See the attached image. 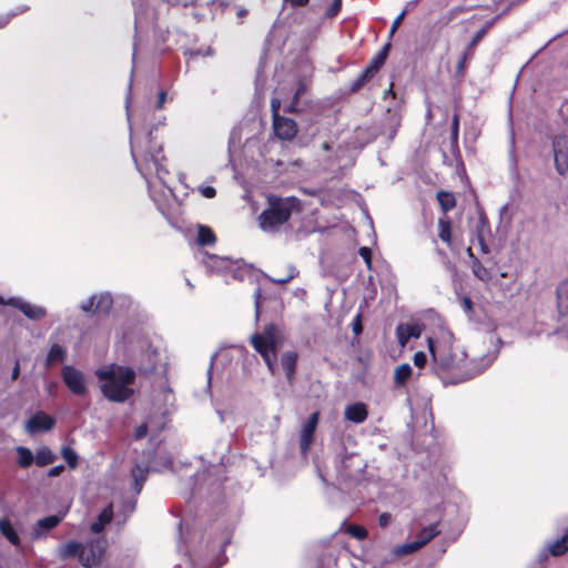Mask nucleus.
I'll list each match as a JSON object with an SVG mask.
<instances>
[{"label":"nucleus","mask_w":568,"mask_h":568,"mask_svg":"<svg viewBox=\"0 0 568 568\" xmlns=\"http://www.w3.org/2000/svg\"><path fill=\"white\" fill-rule=\"evenodd\" d=\"M345 418L355 424L364 423L368 417L366 404L357 402L346 406L344 412Z\"/></svg>","instance_id":"nucleus-16"},{"label":"nucleus","mask_w":568,"mask_h":568,"mask_svg":"<svg viewBox=\"0 0 568 568\" xmlns=\"http://www.w3.org/2000/svg\"><path fill=\"white\" fill-rule=\"evenodd\" d=\"M390 50V43L387 42L382 47V49L369 60L368 64L365 67L369 69L371 71L375 72L376 74L382 69V67L385 64L388 53Z\"/></svg>","instance_id":"nucleus-19"},{"label":"nucleus","mask_w":568,"mask_h":568,"mask_svg":"<svg viewBox=\"0 0 568 568\" xmlns=\"http://www.w3.org/2000/svg\"><path fill=\"white\" fill-rule=\"evenodd\" d=\"M112 507H108L103 509V511L100 514L99 519L102 524H108L112 519Z\"/></svg>","instance_id":"nucleus-51"},{"label":"nucleus","mask_w":568,"mask_h":568,"mask_svg":"<svg viewBox=\"0 0 568 568\" xmlns=\"http://www.w3.org/2000/svg\"><path fill=\"white\" fill-rule=\"evenodd\" d=\"M508 10H509V7H508L507 9H505L501 13H499V14H500V18H501L504 14H506V13L508 12Z\"/></svg>","instance_id":"nucleus-64"},{"label":"nucleus","mask_w":568,"mask_h":568,"mask_svg":"<svg viewBox=\"0 0 568 568\" xmlns=\"http://www.w3.org/2000/svg\"><path fill=\"white\" fill-rule=\"evenodd\" d=\"M273 130L277 139L282 141H292L298 132L295 120L286 116H275L273 120Z\"/></svg>","instance_id":"nucleus-11"},{"label":"nucleus","mask_w":568,"mask_h":568,"mask_svg":"<svg viewBox=\"0 0 568 568\" xmlns=\"http://www.w3.org/2000/svg\"><path fill=\"white\" fill-rule=\"evenodd\" d=\"M0 305H9V300H6L3 296L0 295Z\"/></svg>","instance_id":"nucleus-62"},{"label":"nucleus","mask_w":568,"mask_h":568,"mask_svg":"<svg viewBox=\"0 0 568 568\" xmlns=\"http://www.w3.org/2000/svg\"><path fill=\"white\" fill-rule=\"evenodd\" d=\"M54 459V454L48 447L40 448L34 456V463L39 467L48 466L52 464Z\"/></svg>","instance_id":"nucleus-31"},{"label":"nucleus","mask_w":568,"mask_h":568,"mask_svg":"<svg viewBox=\"0 0 568 568\" xmlns=\"http://www.w3.org/2000/svg\"><path fill=\"white\" fill-rule=\"evenodd\" d=\"M320 420V412L316 410L311 414L308 419L303 424L300 433V449L303 455H306L314 442V435Z\"/></svg>","instance_id":"nucleus-10"},{"label":"nucleus","mask_w":568,"mask_h":568,"mask_svg":"<svg viewBox=\"0 0 568 568\" xmlns=\"http://www.w3.org/2000/svg\"><path fill=\"white\" fill-rule=\"evenodd\" d=\"M305 91H306L305 83L303 81H300L291 103L285 108V112L298 113L297 105H298L301 97L305 93Z\"/></svg>","instance_id":"nucleus-33"},{"label":"nucleus","mask_w":568,"mask_h":568,"mask_svg":"<svg viewBox=\"0 0 568 568\" xmlns=\"http://www.w3.org/2000/svg\"><path fill=\"white\" fill-rule=\"evenodd\" d=\"M61 377L68 389L78 396L87 394L84 375L72 365H65L61 371Z\"/></svg>","instance_id":"nucleus-7"},{"label":"nucleus","mask_w":568,"mask_h":568,"mask_svg":"<svg viewBox=\"0 0 568 568\" xmlns=\"http://www.w3.org/2000/svg\"><path fill=\"white\" fill-rule=\"evenodd\" d=\"M463 306L467 310V311H473V302L469 297H464L463 298Z\"/></svg>","instance_id":"nucleus-57"},{"label":"nucleus","mask_w":568,"mask_h":568,"mask_svg":"<svg viewBox=\"0 0 568 568\" xmlns=\"http://www.w3.org/2000/svg\"><path fill=\"white\" fill-rule=\"evenodd\" d=\"M353 333L359 335L363 332L362 314L358 313L352 323Z\"/></svg>","instance_id":"nucleus-47"},{"label":"nucleus","mask_w":568,"mask_h":568,"mask_svg":"<svg viewBox=\"0 0 568 568\" xmlns=\"http://www.w3.org/2000/svg\"><path fill=\"white\" fill-rule=\"evenodd\" d=\"M103 525L104 524H102L101 521H100V524L94 523V524H92L91 529L94 532H100L102 530V528H103Z\"/></svg>","instance_id":"nucleus-58"},{"label":"nucleus","mask_w":568,"mask_h":568,"mask_svg":"<svg viewBox=\"0 0 568 568\" xmlns=\"http://www.w3.org/2000/svg\"><path fill=\"white\" fill-rule=\"evenodd\" d=\"M67 358V351L59 344H52L45 358V365L48 367L55 363H62Z\"/></svg>","instance_id":"nucleus-26"},{"label":"nucleus","mask_w":568,"mask_h":568,"mask_svg":"<svg viewBox=\"0 0 568 568\" xmlns=\"http://www.w3.org/2000/svg\"><path fill=\"white\" fill-rule=\"evenodd\" d=\"M255 308H256V315L260 314V297H261V290H256L255 294Z\"/></svg>","instance_id":"nucleus-56"},{"label":"nucleus","mask_w":568,"mask_h":568,"mask_svg":"<svg viewBox=\"0 0 568 568\" xmlns=\"http://www.w3.org/2000/svg\"><path fill=\"white\" fill-rule=\"evenodd\" d=\"M199 192L206 199H213L216 195V190L213 186H200Z\"/></svg>","instance_id":"nucleus-49"},{"label":"nucleus","mask_w":568,"mask_h":568,"mask_svg":"<svg viewBox=\"0 0 568 568\" xmlns=\"http://www.w3.org/2000/svg\"><path fill=\"white\" fill-rule=\"evenodd\" d=\"M413 369L409 364L404 363L398 365L394 372V384L396 387H402L407 384L412 377Z\"/></svg>","instance_id":"nucleus-24"},{"label":"nucleus","mask_w":568,"mask_h":568,"mask_svg":"<svg viewBox=\"0 0 568 568\" xmlns=\"http://www.w3.org/2000/svg\"><path fill=\"white\" fill-rule=\"evenodd\" d=\"M17 454H18V465L21 468H28L33 464L34 456L29 448L19 446L17 448Z\"/></svg>","instance_id":"nucleus-32"},{"label":"nucleus","mask_w":568,"mask_h":568,"mask_svg":"<svg viewBox=\"0 0 568 568\" xmlns=\"http://www.w3.org/2000/svg\"><path fill=\"white\" fill-rule=\"evenodd\" d=\"M250 343L261 355L270 373L274 375L276 373L277 351L283 343V335L278 326L274 323L265 325L261 333L251 336Z\"/></svg>","instance_id":"nucleus-5"},{"label":"nucleus","mask_w":568,"mask_h":568,"mask_svg":"<svg viewBox=\"0 0 568 568\" xmlns=\"http://www.w3.org/2000/svg\"><path fill=\"white\" fill-rule=\"evenodd\" d=\"M439 534V530L437 529V525L433 524L427 527H424L419 534L417 535V539L422 544V546H425L427 542H429L434 537H436Z\"/></svg>","instance_id":"nucleus-34"},{"label":"nucleus","mask_w":568,"mask_h":568,"mask_svg":"<svg viewBox=\"0 0 568 568\" xmlns=\"http://www.w3.org/2000/svg\"><path fill=\"white\" fill-rule=\"evenodd\" d=\"M55 420L50 415L43 412H37L27 422V429L34 434L48 432L53 428Z\"/></svg>","instance_id":"nucleus-13"},{"label":"nucleus","mask_w":568,"mask_h":568,"mask_svg":"<svg viewBox=\"0 0 568 568\" xmlns=\"http://www.w3.org/2000/svg\"><path fill=\"white\" fill-rule=\"evenodd\" d=\"M427 345L433 359V371L446 385L471 379L489 365V361L485 362V358L477 363L463 352H454L450 341H435L428 337Z\"/></svg>","instance_id":"nucleus-1"},{"label":"nucleus","mask_w":568,"mask_h":568,"mask_svg":"<svg viewBox=\"0 0 568 568\" xmlns=\"http://www.w3.org/2000/svg\"><path fill=\"white\" fill-rule=\"evenodd\" d=\"M62 457L67 462L68 466L71 469L77 468L78 466V454L69 446H65L61 450Z\"/></svg>","instance_id":"nucleus-39"},{"label":"nucleus","mask_w":568,"mask_h":568,"mask_svg":"<svg viewBox=\"0 0 568 568\" xmlns=\"http://www.w3.org/2000/svg\"><path fill=\"white\" fill-rule=\"evenodd\" d=\"M149 474V468L142 465H135L131 469V476L134 481V489L136 493H140Z\"/></svg>","instance_id":"nucleus-28"},{"label":"nucleus","mask_w":568,"mask_h":568,"mask_svg":"<svg viewBox=\"0 0 568 568\" xmlns=\"http://www.w3.org/2000/svg\"><path fill=\"white\" fill-rule=\"evenodd\" d=\"M131 154L138 171L148 179L155 175L160 180L169 174L164 166L166 160L162 143L153 135L152 130L143 135L131 136Z\"/></svg>","instance_id":"nucleus-2"},{"label":"nucleus","mask_w":568,"mask_h":568,"mask_svg":"<svg viewBox=\"0 0 568 568\" xmlns=\"http://www.w3.org/2000/svg\"><path fill=\"white\" fill-rule=\"evenodd\" d=\"M422 547H423L422 544L417 539L415 541L407 542V544H404V545L399 546L396 549V554L397 555H409V554H413V552L417 551Z\"/></svg>","instance_id":"nucleus-40"},{"label":"nucleus","mask_w":568,"mask_h":568,"mask_svg":"<svg viewBox=\"0 0 568 568\" xmlns=\"http://www.w3.org/2000/svg\"><path fill=\"white\" fill-rule=\"evenodd\" d=\"M557 307L561 315L568 314V280L560 282L556 290Z\"/></svg>","instance_id":"nucleus-22"},{"label":"nucleus","mask_w":568,"mask_h":568,"mask_svg":"<svg viewBox=\"0 0 568 568\" xmlns=\"http://www.w3.org/2000/svg\"><path fill=\"white\" fill-rule=\"evenodd\" d=\"M458 138H459V114L455 112L452 118L450 124V144L452 149L458 148Z\"/></svg>","instance_id":"nucleus-36"},{"label":"nucleus","mask_w":568,"mask_h":568,"mask_svg":"<svg viewBox=\"0 0 568 568\" xmlns=\"http://www.w3.org/2000/svg\"><path fill=\"white\" fill-rule=\"evenodd\" d=\"M342 8V0H334L332 6L327 9L326 16L328 18L336 17Z\"/></svg>","instance_id":"nucleus-46"},{"label":"nucleus","mask_w":568,"mask_h":568,"mask_svg":"<svg viewBox=\"0 0 568 568\" xmlns=\"http://www.w3.org/2000/svg\"><path fill=\"white\" fill-rule=\"evenodd\" d=\"M266 200L267 207L257 217L258 225L264 232H277L290 221L294 211L301 210V201L295 196L268 194Z\"/></svg>","instance_id":"nucleus-4"},{"label":"nucleus","mask_w":568,"mask_h":568,"mask_svg":"<svg viewBox=\"0 0 568 568\" xmlns=\"http://www.w3.org/2000/svg\"><path fill=\"white\" fill-rule=\"evenodd\" d=\"M104 551L105 548L102 541H90L85 546L83 545V551L81 552L79 561L84 568H95L100 566Z\"/></svg>","instance_id":"nucleus-9"},{"label":"nucleus","mask_w":568,"mask_h":568,"mask_svg":"<svg viewBox=\"0 0 568 568\" xmlns=\"http://www.w3.org/2000/svg\"><path fill=\"white\" fill-rule=\"evenodd\" d=\"M27 10H28V8L26 7L19 11H11V12L4 13V14H0V29L6 28L10 23L12 18H14L17 14L22 13Z\"/></svg>","instance_id":"nucleus-41"},{"label":"nucleus","mask_w":568,"mask_h":568,"mask_svg":"<svg viewBox=\"0 0 568 568\" xmlns=\"http://www.w3.org/2000/svg\"><path fill=\"white\" fill-rule=\"evenodd\" d=\"M568 551V529L555 541L550 542L547 547V552L554 557L562 556Z\"/></svg>","instance_id":"nucleus-23"},{"label":"nucleus","mask_w":568,"mask_h":568,"mask_svg":"<svg viewBox=\"0 0 568 568\" xmlns=\"http://www.w3.org/2000/svg\"><path fill=\"white\" fill-rule=\"evenodd\" d=\"M436 200L442 212L444 213V216L447 215V213L454 210L457 205V200L453 192L440 190L436 193Z\"/></svg>","instance_id":"nucleus-18"},{"label":"nucleus","mask_w":568,"mask_h":568,"mask_svg":"<svg viewBox=\"0 0 568 568\" xmlns=\"http://www.w3.org/2000/svg\"><path fill=\"white\" fill-rule=\"evenodd\" d=\"M97 377L102 382L101 393L110 402L124 403L134 393L130 385L135 381V372L131 367L112 364L97 371Z\"/></svg>","instance_id":"nucleus-3"},{"label":"nucleus","mask_w":568,"mask_h":568,"mask_svg":"<svg viewBox=\"0 0 568 568\" xmlns=\"http://www.w3.org/2000/svg\"><path fill=\"white\" fill-rule=\"evenodd\" d=\"M468 256L471 258V267L475 276L481 281H488L490 278L489 271L483 265V263L474 255L471 248L467 250Z\"/></svg>","instance_id":"nucleus-29"},{"label":"nucleus","mask_w":568,"mask_h":568,"mask_svg":"<svg viewBox=\"0 0 568 568\" xmlns=\"http://www.w3.org/2000/svg\"><path fill=\"white\" fill-rule=\"evenodd\" d=\"M298 354L294 351H286L281 355V366L285 373L286 381L290 384L295 382Z\"/></svg>","instance_id":"nucleus-14"},{"label":"nucleus","mask_w":568,"mask_h":568,"mask_svg":"<svg viewBox=\"0 0 568 568\" xmlns=\"http://www.w3.org/2000/svg\"><path fill=\"white\" fill-rule=\"evenodd\" d=\"M499 19L500 14H497L490 20L486 21V23L473 36L466 49L469 52L474 53L475 47L483 40V38L487 34V32L495 26V23Z\"/></svg>","instance_id":"nucleus-20"},{"label":"nucleus","mask_w":568,"mask_h":568,"mask_svg":"<svg viewBox=\"0 0 568 568\" xmlns=\"http://www.w3.org/2000/svg\"><path fill=\"white\" fill-rule=\"evenodd\" d=\"M407 11L404 10L402 11L393 21L392 26H390V29H389V36H393L397 29L399 28V26L402 24L405 16H406Z\"/></svg>","instance_id":"nucleus-45"},{"label":"nucleus","mask_w":568,"mask_h":568,"mask_svg":"<svg viewBox=\"0 0 568 568\" xmlns=\"http://www.w3.org/2000/svg\"><path fill=\"white\" fill-rule=\"evenodd\" d=\"M62 519H63V516H60V515L48 516V517L39 519L37 523V527L44 529V530H50V529H53L54 527H57L62 521Z\"/></svg>","instance_id":"nucleus-35"},{"label":"nucleus","mask_w":568,"mask_h":568,"mask_svg":"<svg viewBox=\"0 0 568 568\" xmlns=\"http://www.w3.org/2000/svg\"><path fill=\"white\" fill-rule=\"evenodd\" d=\"M322 150L325 151V152H329L332 150V143L331 142H324L322 144Z\"/></svg>","instance_id":"nucleus-59"},{"label":"nucleus","mask_w":568,"mask_h":568,"mask_svg":"<svg viewBox=\"0 0 568 568\" xmlns=\"http://www.w3.org/2000/svg\"><path fill=\"white\" fill-rule=\"evenodd\" d=\"M9 305L18 308L20 312L23 313L24 316H27L30 320H40L45 316L44 308L29 304L16 297L9 298Z\"/></svg>","instance_id":"nucleus-15"},{"label":"nucleus","mask_w":568,"mask_h":568,"mask_svg":"<svg viewBox=\"0 0 568 568\" xmlns=\"http://www.w3.org/2000/svg\"><path fill=\"white\" fill-rule=\"evenodd\" d=\"M63 471H64V466L63 465H57V466L50 468V470L48 471V476L49 477H58Z\"/></svg>","instance_id":"nucleus-53"},{"label":"nucleus","mask_w":568,"mask_h":568,"mask_svg":"<svg viewBox=\"0 0 568 568\" xmlns=\"http://www.w3.org/2000/svg\"><path fill=\"white\" fill-rule=\"evenodd\" d=\"M346 532L358 540H364L368 536L367 529L364 526L355 524L348 525L346 527Z\"/></svg>","instance_id":"nucleus-38"},{"label":"nucleus","mask_w":568,"mask_h":568,"mask_svg":"<svg viewBox=\"0 0 568 568\" xmlns=\"http://www.w3.org/2000/svg\"><path fill=\"white\" fill-rule=\"evenodd\" d=\"M311 0H284L292 8H304L310 4Z\"/></svg>","instance_id":"nucleus-52"},{"label":"nucleus","mask_w":568,"mask_h":568,"mask_svg":"<svg viewBox=\"0 0 568 568\" xmlns=\"http://www.w3.org/2000/svg\"><path fill=\"white\" fill-rule=\"evenodd\" d=\"M297 274H298V272L296 271V268L294 266H291L288 275L280 276V277H276V278H271V281L273 283H276V284H280V285H284V284L288 283L290 281H292Z\"/></svg>","instance_id":"nucleus-42"},{"label":"nucleus","mask_w":568,"mask_h":568,"mask_svg":"<svg viewBox=\"0 0 568 568\" xmlns=\"http://www.w3.org/2000/svg\"><path fill=\"white\" fill-rule=\"evenodd\" d=\"M424 325L418 323L405 324L400 323L396 327V337L400 347H405L410 338H419L423 333Z\"/></svg>","instance_id":"nucleus-12"},{"label":"nucleus","mask_w":568,"mask_h":568,"mask_svg":"<svg viewBox=\"0 0 568 568\" xmlns=\"http://www.w3.org/2000/svg\"><path fill=\"white\" fill-rule=\"evenodd\" d=\"M474 57V53L473 52H469L467 49H465V51L463 52V54L460 55L457 64H456V70H455V73H456V77L458 79H463L464 75H465V71H466V64H467V61L469 59H471Z\"/></svg>","instance_id":"nucleus-37"},{"label":"nucleus","mask_w":568,"mask_h":568,"mask_svg":"<svg viewBox=\"0 0 568 568\" xmlns=\"http://www.w3.org/2000/svg\"><path fill=\"white\" fill-rule=\"evenodd\" d=\"M0 532L13 546L20 545V537L9 519H7V518L0 519Z\"/></svg>","instance_id":"nucleus-25"},{"label":"nucleus","mask_w":568,"mask_h":568,"mask_svg":"<svg viewBox=\"0 0 568 568\" xmlns=\"http://www.w3.org/2000/svg\"><path fill=\"white\" fill-rule=\"evenodd\" d=\"M414 365L418 368L425 367L427 363V356L424 352H416L413 357Z\"/></svg>","instance_id":"nucleus-44"},{"label":"nucleus","mask_w":568,"mask_h":568,"mask_svg":"<svg viewBox=\"0 0 568 568\" xmlns=\"http://www.w3.org/2000/svg\"><path fill=\"white\" fill-rule=\"evenodd\" d=\"M480 246H481V250H483V252H484V253H488V247H487V245L484 243V240H483V239H480Z\"/></svg>","instance_id":"nucleus-61"},{"label":"nucleus","mask_w":568,"mask_h":568,"mask_svg":"<svg viewBox=\"0 0 568 568\" xmlns=\"http://www.w3.org/2000/svg\"><path fill=\"white\" fill-rule=\"evenodd\" d=\"M165 101H166V92L160 91L158 94V100H156V109H159V110L162 109Z\"/></svg>","instance_id":"nucleus-55"},{"label":"nucleus","mask_w":568,"mask_h":568,"mask_svg":"<svg viewBox=\"0 0 568 568\" xmlns=\"http://www.w3.org/2000/svg\"><path fill=\"white\" fill-rule=\"evenodd\" d=\"M555 170L560 176L568 173V136L555 135L551 140Z\"/></svg>","instance_id":"nucleus-6"},{"label":"nucleus","mask_w":568,"mask_h":568,"mask_svg":"<svg viewBox=\"0 0 568 568\" xmlns=\"http://www.w3.org/2000/svg\"><path fill=\"white\" fill-rule=\"evenodd\" d=\"M390 521V515L388 513H383L378 517V524L381 527H386Z\"/></svg>","instance_id":"nucleus-54"},{"label":"nucleus","mask_w":568,"mask_h":568,"mask_svg":"<svg viewBox=\"0 0 568 568\" xmlns=\"http://www.w3.org/2000/svg\"><path fill=\"white\" fill-rule=\"evenodd\" d=\"M196 242L201 246H210L216 242V235L210 226L200 225L197 229Z\"/></svg>","instance_id":"nucleus-27"},{"label":"nucleus","mask_w":568,"mask_h":568,"mask_svg":"<svg viewBox=\"0 0 568 568\" xmlns=\"http://www.w3.org/2000/svg\"><path fill=\"white\" fill-rule=\"evenodd\" d=\"M376 75L375 72L371 71L369 69L365 68L359 75L354 80L349 88V93H356L358 92L366 83H368Z\"/></svg>","instance_id":"nucleus-30"},{"label":"nucleus","mask_w":568,"mask_h":568,"mask_svg":"<svg viewBox=\"0 0 568 568\" xmlns=\"http://www.w3.org/2000/svg\"><path fill=\"white\" fill-rule=\"evenodd\" d=\"M148 435V424L146 423H142L141 425H139L135 430H134V438L136 440H141L143 439L145 436Z\"/></svg>","instance_id":"nucleus-48"},{"label":"nucleus","mask_w":568,"mask_h":568,"mask_svg":"<svg viewBox=\"0 0 568 568\" xmlns=\"http://www.w3.org/2000/svg\"><path fill=\"white\" fill-rule=\"evenodd\" d=\"M358 254L364 260L367 268L371 270L372 268V258H373L372 250L367 246H362L358 250Z\"/></svg>","instance_id":"nucleus-43"},{"label":"nucleus","mask_w":568,"mask_h":568,"mask_svg":"<svg viewBox=\"0 0 568 568\" xmlns=\"http://www.w3.org/2000/svg\"><path fill=\"white\" fill-rule=\"evenodd\" d=\"M438 227V237L442 242H444L448 247L453 245V222L449 216L445 215L438 219L437 222Z\"/></svg>","instance_id":"nucleus-17"},{"label":"nucleus","mask_w":568,"mask_h":568,"mask_svg":"<svg viewBox=\"0 0 568 568\" xmlns=\"http://www.w3.org/2000/svg\"><path fill=\"white\" fill-rule=\"evenodd\" d=\"M281 101L277 98L271 100L272 120L280 115Z\"/></svg>","instance_id":"nucleus-50"},{"label":"nucleus","mask_w":568,"mask_h":568,"mask_svg":"<svg viewBox=\"0 0 568 568\" xmlns=\"http://www.w3.org/2000/svg\"><path fill=\"white\" fill-rule=\"evenodd\" d=\"M113 306V298L109 293H101L91 296L88 301L81 304L82 312L92 315H108Z\"/></svg>","instance_id":"nucleus-8"},{"label":"nucleus","mask_w":568,"mask_h":568,"mask_svg":"<svg viewBox=\"0 0 568 568\" xmlns=\"http://www.w3.org/2000/svg\"><path fill=\"white\" fill-rule=\"evenodd\" d=\"M83 545L79 541L72 540L61 546L59 549V557L63 560L70 558H78L80 560Z\"/></svg>","instance_id":"nucleus-21"},{"label":"nucleus","mask_w":568,"mask_h":568,"mask_svg":"<svg viewBox=\"0 0 568 568\" xmlns=\"http://www.w3.org/2000/svg\"><path fill=\"white\" fill-rule=\"evenodd\" d=\"M246 10L245 9H242L237 12L239 17H244L246 14Z\"/></svg>","instance_id":"nucleus-63"},{"label":"nucleus","mask_w":568,"mask_h":568,"mask_svg":"<svg viewBox=\"0 0 568 568\" xmlns=\"http://www.w3.org/2000/svg\"><path fill=\"white\" fill-rule=\"evenodd\" d=\"M19 375V365L17 364L12 371V378L16 379Z\"/></svg>","instance_id":"nucleus-60"}]
</instances>
